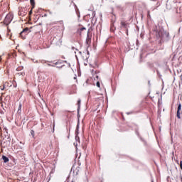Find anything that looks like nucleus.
Here are the masks:
<instances>
[{
  "instance_id": "nucleus-1",
  "label": "nucleus",
  "mask_w": 182,
  "mask_h": 182,
  "mask_svg": "<svg viewBox=\"0 0 182 182\" xmlns=\"http://www.w3.org/2000/svg\"><path fill=\"white\" fill-rule=\"evenodd\" d=\"M8 11V4L1 3L0 5V21L2 19V15Z\"/></svg>"
},
{
  "instance_id": "nucleus-2",
  "label": "nucleus",
  "mask_w": 182,
  "mask_h": 182,
  "mask_svg": "<svg viewBox=\"0 0 182 182\" xmlns=\"http://www.w3.org/2000/svg\"><path fill=\"white\" fill-rule=\"evenodd\" d=\"M14 19V16L11 14H9L6 16L4 21V24L6 25V26H8L12 22V20Z\"/></svg>"
},
{
  "instance_id": "nucleus-3",
  "label": "nucleus",
  "mask_w": 182,
  "mask_h": 182,
  "mask_svg": "<svg viewBox=\"0 0 182 182\" xmlns=\"http://www.w3.org/2000/svg\"><path fill=\"white\" fill-rule=\"evenodd\" d=\"M31 32L29 28H25L23 31L20 33V36L23 39H26V36Z\"/></svg>"
},
{
  "instance_id": "nucleus-4",
  "label": "nucleus",
  "mask_w": 182,
  "mask_h": 182,
  "mask_svg": "<svg viewBox=\"0 0 182 182\" xmlns=\"http://www.w3.org/2000/svg\"><path fill=\"white\" fill-rule=\"evenodd\" d=\"M28 14V11H26V9H21L18 11V14L19 15V16H26Z\"/></svg>"
},
{
  "instance_id": "nucleus-5",
  "label": "nucleus",
  "mask_w": 182,
  "mask_h": 182,
  "mask_svg": "<svg viewBox=\"0 0 182 182\" xmlns=\"http://www.w3.org/2000/svg\"><path fill=\"white\" fill-rule=\"evenodd\" d=\"M86 43L89 46L92 43V36L89 35V31H87V38H86Z\"/></svg>"
},
{
  "instance_id": "nucleus-6",
  "label": "nucleus",
  "mask_w": 182,
  "mask_h": 182,
  "mask_svg": "<svg viewBox=\"0 0 182 182\" xmlns=\"http://www.w3.org/2000/svg\"><path fill=\"white\" fill-rule=\"evenodd\" d=\"M121 26L124 28V29H127L129 28V23L124 21H121Z\"/></svg>"
},
{
  "instance_id": "nucleus-7",
  "label": "nucleus",
  "mask_w": 182,
  "mask_h": 182,
  "mask_svg": "<svg viewBox=\"0 0 182 182\" xmlns=\"http://www.w3.org/2000/svg\"><path fill=\"white\" fill-rule=\"evenodd\" d=\"M181 104H178V109H177V117L178 119H181V117H180V115L181 114Z\"/></svg>"
},
{
  "instance_id": "nucleus-8",
  "label": "nucleus",
  "mask_w": 182,
  "mask_h": 182,
  "mask_svg": "<svg viewBox=\"0 0 182 182\" xmlns=\"http://www.w3.org/2000/svg\"><path fill=\"white\" fill-rule=\"evenodd\" d=\"M84 31H86V28L85 27H82L80 28H79L77 30V33L80 34V35H82V33H83Z\"/></svg>"
},
{
  "instance_id": "nucleus-9",
  "label": "nucleus",
  "mask_w": 182,
  "mask_h": 182,
  "mask_svg": "<svg viewBox=\"0 0 182 182\" xmlns=\"http://www.w3.org/2000/svg\"><path fill=\"white\" fill-rule=\"evenodd\" d=\"M2 160L4 161V163H8V161H9V159L4 155L2 156Z\"/></svg>"
},
{
  "instance_id": "nucleus-10",
  "label": "nucleus",
  "mask_w": 182,
  "mask_h": 182,
  "mask_svg": "<svg viewBox=\"0 0 182 182\" xmlns=\"http://www.w3.org/2000/svg\"><path fill=\"white\" fill-rule=\"evenodd\" d=\"M31 5L32 6V9L35 8V0H30Z\"/></svg>"
},
{
  "instance_id": "nucleus-11",
  "label": "nucleus",
  "mask_w": 182,
  "mask_h": 182,
  "mask_svg": "<svg viewBox=\"0 0 182 182\" xmlns=\"http://www.w3.org/2000/svg\"><path fill=\"white\" fill-rule=\"evenodd\" d=\"M77 134H78V133L76 132L75 140H76V141H78V143H80V138L79 137V136Z\"/></svg>"
},
{
  "instance_id": "nucleus-12",
  "label": "nucleus",
  "mask_w": 182,
  "mask_h": 182,
  "mask_svg": "<svg viewBox=\"0 0 182 182\" xmlns=\"http://www.w3.org/2000/svg\"><path fill=\"white\" fill-rule=\"evenodd\" d=\"M21 109H22V104L20 103L18 105V113H21Z\"/></svg>"
},
{
  "instance_id": "nucleus-13",
  "label": "nucleus",
  "mask_w": 182,
  "mask_h": 182,
  "mask_svg": "<svg viewBox=\"0 0 182 182\" xmlns=\"http://www.w3.org/2000/svg\"><path fill=\"white\" fill-rule=\"evenodd\" d=\"M31 134L33 136V137H35V131L31 130Z\"/></svg>"
},
{
  "instance_id": "nucleus-14",
  "label": "nucleus",
  "mask_w": 182,
  "mask_h": 182,
  "mask_svg": "<svg viewBox=\"0 0 182 182\" xmlns=\"http://www.w3.org/2000/svg\"><path fill=\"white\" fill-rule=\"evenodd\" d=\"M96 86H97V87H100V82H97Z\"/></svg>"
},
{
  "instance_id": "nucleus-15",
  "label": "nucleus",
  "mask_w": 182,
  "mask_h": 182,
  "mask_svg": "<svg viewBox=\"0 0 182 182\" xmlns=\"http://www.w3.org/2000/svg\"><path fill=\"white\" fill-rule=\"evenodd\" d=\"M77 105H78V107H80V100L77 101Z\"/></svg>"
},
{
  "instance_id": "nucleus-16",
  "label": "nucleus",
  "mask_w": 182,
  "mask_h": 182,
  "mask_svg": "<svg viewBox=\"0 0 182 182\" xmlns=\"http://www.w3.org/2000/svg\"><path fill=\"white\" fill-rule=\"evenodd\" d=\"M33 9H32V6H31V11H29V13H28V15H32V10H33Z\"/></svg>"
},
{
  "instance_id": "nucleus-17",
  "label": "nucleus",
  "mask_w": 182,
  "mask_h": 182,
  "mask_svg": "<svg viewBox=\"0 0 182 182\" xmlns=\"http://www.w3.org/2000/svg\"><path fill=\"white\" fill-rule=\"evenodd\" d=\"M125 29L127 30L126 31L127 35H129V29L128 28H125Z\"/></svg>"
},
{
  "instance_id": "nucleus-18",
  "label": "nucleus",
  "mask_w": 182,
  "mask_h": 182,
  "mask_svg": "<svg viewBox=\"0 0 182 182\" xmlns=\"http://www.w3.org/2000/svg\"><path fill=\"white\" fill-rule=\"evenodd\" d=\"M148 16H150V11L148 12Z\"/></svg>"
},
{
  "instance_id": "nucleus-19",
  "label": "nucleus",
  "mask_w": 182,
  "mask_h": 182,
  "mask_svg": "<svg viewBox=\"0 0 182 182\" xmlns=\"http://www.w3.org/2000/svg\"><path fill=\"white\" fill-rule=\"evenodd\" d=\"M59 42H60V45H62V41L60 40Z\"/></svg>"
},
{
  "instance_id": "nucleus-20",
  "label": "nucleus",
  "mask_w": 182,
  "mask_h": 182,
  "mask_svg": "<svg viewBox=\"0 0 182 182\" xmlns=\"http://www.w3.org/2000/svg\"><path fill=\"white\" fill-rule=\"evenodd\" d=\"M1 60H2V58L0 57V62H1Z\"/></svg>"
}]
</instances>
